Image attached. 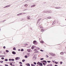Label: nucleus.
I'll return each instance as SVG.
<instances>
[{"label": "nucleus", "instance_id": "1", "mask_svg": "<svg viewBox=\"0 0 66 66\" xmlns=\"http://www.w3.org/2000/svg\"><path fill=\"white\" fill-rule=\"evenodd\" d=\"M27 51L29 52H31V50L30 49H28L27 50Z\"/></svg>", "mask_w": 66, "mask_h": 66}, {"label": "nucleus", "instance_id": "2", "mask_svg": "<svg viewBox=\"0 0 66 66\" xmlns=\"http://www.w3.org/2000/svg\"><path fill=\"white\" fill-rule=\"evenodd\" d=\"M12 54H16V53L14 51H13L12 52Z\"/></svg>", "mask_w": 66, "mask_h": 66}, {"label": "nucleus", "instance_id": "3", "mask_svg": "<svg viewBox=\"0 0 66 66\" xmlns=\"http://www.w3.org/2000/svg\"><path fill=\"white\" fill-rule=\"evenodd\" d=\"M39 28H40L41 29H43V26L42 25H40L39 26Z\"/></svg>", "mask_w": 66, "mask_h": 66}, {"label": "nucleus", "instance_id": "4", "mask_svg": "<svg viewBox=\"0 0 66 66\" xmlns=\"http://www.w3.org/2000/svg\"><path fill=\"white\" fill-rule=\"evenodd\" d=\"M20 59V58L19 57H17L15 58V60H19Z\"/></svg>", "mask_w": 66, "mask_h": 66}, {"label": "nucleus", "instance_id": "5", "mask_svg": "<svg viewBox=\"0 0 66 66\" xmlns=\"http://www.w3.org/2000/svg\"><path fill=\"white\" fill-rule=\"evenodd\" d=\"M60 55H63L64 54V53L63 52H61L60 53Z\"/></svg>", "mask_w": 66, "mask_h": 66}, {"label": "nucleus", "instance_id": "6", "mask_svg": "<svg viewBox=\"0 0 66 66\" xmlns=\"http://www.w3.org/2000/svg\"><path fill=\"white\" fill-rule=\"evenodd\" d=\"M40 43H42V44H44V42L43 41H40Z\"/></svg>", "mask_w": 66, "mask_h": 66}, {"label": "nucleus", "instance_id": "7", "mask_svg": "<svg viewBox=\"0 0 66 66\" xmlns=\"http://www.w3.org/2000/svg\"><path fill=\"white\" fill-rule=\"evenodd\" d=\"M45 31V29H42L41 30V32H43V31Z\"/></svg>", "mask_w": 66, "mask_h": 66}, {"label": "nucleus", "instance_id": "8", "mask_svg": "<svg viewBox=\"0 0 66 66\" xmlns=\"http://www.w3.org/2000/svg\"><path fill=\"white\" fill-rule=\"evenodd\" d=\"M43 64L44 65H46V64L47 63H44V62H43Z\"/></svg>", "mask_w": 66, "mask_h": 66}, {"label": "nucleus", "instance_id": "9", "mask_svg": "<svg viewBox=\"0 0 66 66\" xmlns=\"http://www.w3.org/2000/svg\"><path fill=\"white\" fill-rule=\"evenodd\" d=\"M40 66H43V64H42V63H40V64L39 65Z\"/></svg>", "mask_w": 66, "mask_h": 66}, {"label": "nucleus", "instance_id": "10", "mask_svg": "<svg viewBox=\"0 0 66 66\" xmlns=\"http://www.w3.org/2000/svg\"><path fill=\"white\" fill-rule=\"evenodd\" d=\"M36 43V41H34L33 42V44H35V43Z\"/></svg>", "mask_w": 66, "mask_h": 66}, {"label": "nucleus", "instance_id": "11", "mask_svg": "<svg viewBox=\"0 0 66 66\" xmlns=\"http://www.w3.org/2000/svg\"><path fill=\"white\" fill-rule=\"evenodd\" d=\"M52 64H50L49 65H47V66H52Z\"/></svg>", "mask_w": 66, "mask_h": 66}, {"label": "nucleus", "instance_id": "12", "mask_svg": "<svg viewBox=\"0 0 66 66\" xmlns=\"http://www.w3.org/2000/svg\"><path fill=\"white\" fill-rule=\"evenodd\" d=\"M24 6H25V7H27V6H28V5L27 4H25L24 5Z\"/></svg>", "mask_w": 66, "mask_h": 66}, {"label": "nucleus", "instance_id": "13", "mask_svg": "<svg viewBox=\"0 0 66 66\" xmlns=\"http://www.w3.org/2000/svg\"><path fill=\"white\" fill-rule=\"evenodd\" d=\"M43 62H44V63H47V61H46L44 60L43 61Z\"/></svg>", "mask_w": 66, "mask_h": 66}, {"label": "nucleus", "instance_id": "14", "mask_svg": "<svg viewBox=\"0 0 66 66\" xmlns=\"http://www.w3.org/2000/svg\"><path fill=\"white\" fill-rule=\"evenodd\" d=\"M27 66H30V64L29 63H28L27 64Z\"/></svg>", "mask_w": 66, "mask_h": 66}, {"label": "nucleus", "instance_id": "15", "mask_svg": "<svg viewBox=\"0 0 66 66\" xmlns=\"http://www.w3.org/2000/svg\"><path fill=\"white\" fill-rule=\"evenodd\" d=\"M38 51H36L35 52V53H38Z\"/></svg>", "mask_w": 66, "mask_h": 66}, {"label": "nucleus", "instance_id": "16", "mask_svg": "<svg viewBox=\"0 0 66 66\" xmlns=\"http://www.w3.org/2000/svg\"><path fill=\"white\" fill-rule=\"evenodd\" d=\"M40 63L39 62H38L37 63V65H39Z\"/></svg>", "mask_w": 66, "mask_h": 66}, {"label": "nucleus", "instance_id": "17", "mask_svg": "<svg viewBox=\"0 0 66 66\" xmlns=\"http://www.w3.org/2000/svg\"><path fill=\"white\" fill-rule=\"evenodd\" d=\"M35 6V5H34L31 6V7H34Z\"/></svg>", "mask_w": 66, "mask_h": 66}, {"label": "nucleus", "instance_id": "18", "mask_svg": "<svg viewBox=\"0 0 66 66\" xmlns=\"http://www.w3.org/2000/svg\"><path fill=\"white\" fill-rule=\"evenodd\" d=\"M47 18V19H51V17H48Z\"/></svg>", "mask_w": 66, "mask_h": 66}, {"label": "nucleus", "instance_id": "19", "mask_svg": "<svg viewBox=\"0 0 66 66\" xmlns=\"http://www.w3.org/2000/svg\"><path fill=\"white\" fill-rule=\"evenodd\" d=\"M8 61V60H7V59H6L5 60V61Z\"/></svg>", "mask_w": 66, "mask_h": 66}, {"label": "nucleus", "instance_id": "20", "mask_svg": "<svg viewBox=\"0 0 66 66\" xmlns=\"http://www.w3.org/2000/svg\"><path fill=\"white\" fill-rule=\"evenodd\" d=\"M24 57L25 58H28V56H27V55H25V56Z\"/></svg>", "mask_w": 66, "mask_h": 66}, {"label": "nucleus", "instance_id": "21", "mask_svg": "<svg viewBox=\"0 0 66 66\" xmlns=\"http://www.w3.org/2000/svg\"><path fill=\"white\" fill-rule=\"evenodd\" d=\"M60 64H63V62H60Z\"/></svg>", "mask_w": 66, "mask_h": 66}, {"label": "nucleus", "instance_id": "22", "mask_svg": "<svg viewBox=\"0 0 66 66\" xmlns=\"http://www.w3.org/2000/svg\"><path fill=\"white\" fill-rule=\"evenodd\" d=\"M31 66H35V65L33 64H31Z\"/></svg>", "mask_w": 66, "mask_h": 66}, {"label": "nucleus", "instance_id": "23", "mask_svg": "<svg viewBox=\"0 0 66 66\" xmlns=\"http://www.w3.org/2000/svg\"><path fill=\"white\" fill-rule=\"evenodd\" d=\"M31 17H30V16H29V17H28V19H30Z\"/></svg>", "mask_w": 66, "mask_h": 66}, {"label": "nucleus", "instance_id": "24", "mask_svg": "<svg viewBox=\"0 0 66 66\" xmlns=\"http://www.w3.org/2000/svg\"><path fill=\"white\" fill-rule=\"evenodd\" d=\"M6 52H9V50H6Z\"/></svg>", "mask_w": 66, "mask_h": 66}, {"label": "nucleus", "instance_id": "25", "mask_svg": "<svg viewBox=\"0 0 66 66\" xmlns=\"http://www.w3.org/2000/svg\"><path fill=\"white\" fill-rule=\"evenodd\" d=\"M10 5H8L6 6L5 7H10Z\"/></svg>", "mask_w": 66, "mask_h": 66}, {"label": "nucleus", "instance_id": "26", "mask_svg": "<svg viewBox=\"0 0 66 66\" xmlns=\"http://www.w3.org/2000/svg\"><path fill=\"white\" fill-rule=\"evenodd\" d=\"M55 63H56V64H58V62H55Z\"/></svg>", "mask_w": 66, "mask_h": 66}, {"label": "nucleus", "instance_id": "27", "mask_svg": "<svg viewBox=\"0 0 66 66\" xmlns=\"http://www.w3.org/2000/svg\"><path fill=\"white\" fill-rule=\"evenodd\" d=\"M34 64H35V65H36V63L35 62H34Z\"/></svg>", "mask_w": 66, "mask_h": 66}, {"label": "nucleus", "instance_id": "28", "mask_svg": "<svg viewBox=\"0 0 66 66\" xmlns=\"http://www.w3.org/2000/svg\"><path fill=\"white\" fill-rule=\"evenodd\" d=\"M22 61L23 62H25V60H22Z\"/></svg>", "mask_w": 66, "mask_h": 66}, {"label": "nucleus", "instance_id": "29", "mask_svg": "<svg viewBox=\"0 0 66 66\" xmlns=\"http://www.w3.org/2000/svg\"><path fill=\"white\" fill-rule=\"evenodd\" d=\"M13 50H16V48H15V47H14L13 48Z\"/></svg>", "mask_w": 66, "mask_h": 66}, {"label": "nucleus", "instance_id": "30", "mask_svg": "<svg viewBox=\"0 0 66 66\" xmlns=\"http://www.w3.org/2000/svg\"><path fill=\"white\" fill-rule=\"evenodd\" d=\"M11 61H14V59H11Z\"/></svg>", "mask_w": 66, "mask_h": 66}, {"label": "nucleus", "instance_id": "31", "mask_svg": "<svg viewBox=\"0 0 66 66\" xmlns=\"http://www.w3.org/2000/svg\"><path fill=\"white\" fill-rule=\"evenodd\" d=\"M47 62H48V63H50V62H51V61H47Z\"/></svg>", "mask_w": 66, "mask_h": 66}, {"label": "nucleus", "instance_id": "32", "mask_svg": "<svg viewBox=\"0 0 66 66\" xmlns=\"http://www.w3.org/2000/svg\"><path fill=\"white\" fill-rule=\"evenodd\" d=\"M23 49H21V51H23Z\"/></svg>", "mask_w": 66, "mask_h": 66}, {"label": "nucleus", "instance_id": "33", "mask_svg": "<svg viewBox=\"0 0 66 66\" xmlns=\"http://www.w3.org/2000/svg\"><path fill=\"white\" fill-rule=\"evenodd\" d=\"M1 59H2V60H4V58L3 57H2L1 58Z\"/></svg>", "mask_w": 66, "mask_h": 66}, {"label": "nucleus", "instance_id": "34", "mask_svg": "<svg viewBox=\"0 0 66 66\" xmlns=\"http://www.w3.org/2000/svg\"><path fill=\"white\" fill-rule=\"evenodd\" d=\"M31 49H34V47H32L31 48Z\"/></svg>", "mask_w": 66, "mask_h": 66}, {"label": "nucleus", "instance_id": "35", "mask_svg": "<svg viewBox=\"0 0 66 66\" xmlns=\"http://www.w3.org/2000/svg\"><path fill=\"white\" fill-rule=\"evenodd\" d=\"M46 57H49V56L48 55H46Z\"/></svg>", "mask_w": 66, "mask_h": 66}, {"label": "nucleus", "instance_id": "36", "mask_svg": "<svg viewBox=\"0 0 66 66\" xmlns=\"http://www.w3.org/2000/svg\"><path fill=\"white\" fill-rule=\"evenodd\" d=\"M44 58H42L40 59V60H44Z\"/></svg>", "mask_w": 66, "mask_h": 66}, {"label": "nucleus", "instance_id": "37", "mask_svg": "<svg viewBox=\"0 0 66 66\" xmlns=\"http://www.w3.org/2000/svg\"><path fill=\"white\" fill-rule=\"evenodd\" d=\"M9 61H12L11 59H9Z\"/></svg>", "mask_w": 66, "mask_h": 66}, {"label": "nucleus", "instance_id": "38", "mask_svg": "<svg viewBox=\"0 0 66 66\" xmlns=\"http://www.w3.org/2000/svg\"><path fill=\"white\" fill-rule=\"evenodd\" d=\"M5 48L6 47L5 46H4L3 47V48H4V49H5Z\"/></svg>", "mask_w": 66, "mask_h": 66}, {"label": "nucleus", "instance_id": "39", "mask_svg": "<svg viewBox=\"0 0 66 66\" xmlns=\"http://www.w3.org/2000/svg\"><path fill=\"white\" fill-rule=\"evenodd\" d=\"M40 51H42V52H43V51H44L42 50H40Z\"/></svg>", "mask_w": 66, "mask_h": 66}, {"label": "nucleus", "instance_id": "40", "mask_svg": "<svg viewBox=\"0 0 66 66\" xmlns=\"http://www.w3.org/2000/svg\"><path fill=\"white\" fill-rule=\"evenodd\" d=\"M17 16H19L20 15V14H17Z\"/></svg>", "mask_w": 66, "mask_h": 66}, {"label": "nucleus", "instance_id": "41", "mask_svg": "<svg viewBox=\"0 0 66 66\" xmlns=\"http://www.w3.org/2000/svg\"><path fill=\"white\" fill-rule=\"evenodd\" d=\"M5 66H9L8 65H7V64H5Z\"/></svg>", "mask_w": 66, "mask_h": 66}, {"label": "nucleus", "instance_id": "42", "mask_svg": "<svg viewBox=\"0 0 66 66\" xmlns=\"http://www.w3.org/2000/svg\"><path fill=\"white\" fill-rule=\"evenodd\" d=\"M10 65H13V64L12 63H10Z\"/></svg>", "mask_w": 66, "mask_h": 66}, {"label": "nucleus", "instance_id": "43", "mask_svg": "<svg viewBox=\"0 0 66 66\" xmlns=\"http://www.w3.org/2000/svg\"><path fill=\"white\" fill-rule=\"evenodd\" d=\"M20 64H22V62H19Z\"/></svg>", "mask_w": 66, "mask_h": 66}, {"label": "nucleus", "instance_id": "44", "mask_svg": "<svg viewBox=\"0 0 66 66\" xmlns=\"http://www.w3.org/2000/svg\"><path fill=\"white\" fill-rule=\"evenodd\" d=\"M22 13H20V15H22Z\"/></svg>", "mask_w": 66, "mask_h": 66}, {"label": "nucleus", "instance_id": "45", "mask_svg": "<svg viewBox=\"0 0 66 66\" xmlns=\"http://www.w3.org/2000/svg\"><path fill=\"white\" fill-rule=\"evenodd\" d=\"M0 62L1 63H3V61H1Z\"/></svg>", "mask_w": 66, "mask_h": 66}, {"label": "nucleus", "instance_id": "46", "mask_svg": "<svg viewBox=\"0 0 66 66\" xmlns=\"http://www.w3.org/2000/svg\"><path fill=\"white\" fill-rule=\"evenodd\" d=\"M36 50H37V49H35L34 51H36Z\"/></svg>", "mask_w": 66, "mask_h": 66}, {"label": "nucleus", "instance_id": "47", "mask_svg": "<svg viewBox=\"0 0 66 66\" xmlns=\"http://www.w3.org/2000/svg\"><path fill=\"white\" fill-rule=\"evenodd\" d=\"M26 13H22V14H25Z\"/></svg>", "mask_w": 66, "mask_h": 66}, {"label": "nucleus", "instance_id": "48", "mask_svg": "<svg viewBox=\"0 0 66 66\" xmlns=\"http://www.w3.org/2000/svg\"><path fill=\"white\" fill-rule=\"evenodd\" d=\"M2 57H4L5 56H2Z\"/></svg>", "mask_w": 66, "mask_h": 66}, {"label": "nucleus", "instance_id": "49", "mask_svg": "<svg viewBox=\"0 0 66 66\" xmlns=\"http://www.w3.org/2000/svg\"><path fill=\"white\" fill-rule=\"evenodd\" d=\"M55 66H57V65H55Z\"/></svg>", "mask_w": 66, "mask_h": 66}, {"label": "nucleus", "instance_id": "50", "mask_svg": "<svg viewBox=\"0 0 66 66\" xmlns=\"http://www.w3.org/2000/svg\"><path fill=\"white\" fill-rule=\"evenodd\" d=\"M11 66H15V65H11Z\"/></svg>", "mask_w": 66, "mask_h": 66}, {"label": "nucleus", "instance_id": "51", "mask_svg": "<svg viewBox=\"0 0 66 66\" xmlns=\"http://www.w3.org/2000/svg\"><path fill=\"white\" fill-rule=\"evenodd\" d=\"M20 66H22V65L21 64H20Z\"/></svg>", "mask_w": 66, "mask_h": 66}, {"label": "nucleus", "instance_id": "52", "mask_svg": "<svg viewBox=\"0 0 66 66\" xmlns=\"http://www.w3.org/2000/svg\"><path fill=\"white\" fill-rule=\"evenodd\" d=\"M0 53H2V52L0 51Z\"/></svg>", "mask_w": 66, "mask_h": 66}, {"label": "nucleus", "instance_id": "53", "mask_svg": "<svg viewBox=\"0 0 66 66\" xmlns=\"http://www.w3.org/2000/svg\"><path fill=\"white\" fill-rule=\"evenodd\" d=\"M0 31H1V29H0Z\"/></svg>", "mask_w": 66, "mask_h": 66}, {"label": "nucleus", "instance_id": "54", "mask_svg": "<svg viewBox=\"0 0 66 66\" xmlns=\"http://www.w3.org/2000/svg\"><path fill=\"white\" fill-rule=\"evenodd\" d=\"M37 66H39L38 65H37Z\"/></svg>", "mask_w": 66, "mask_h": 66}, {"label": "nucleus", "instance_id": "55", "mask_svg": "<svg viewBox=\"0 0 66 66\" xmlns=\"http://www.w3.org/2000/svg\"><path fill=\"white\" fill-rule=\"evenodd\" d=\"M56 9H58V8H56Z\"/></svg>", "mask_w": 66, "mask_h": 66}, {"label": "nucleus", "instance_id": "56", "mask_svg": "<svg viewBox=\"0 0 66 66\" xmlns=\"http://www.w3.org/2000/svg\"><path fill=\"white\" fill-rule=\"evenodd\" d=\"M39 49H40V48H39Z\"/></svg>", "mask_w": 66, "mask_h": 66}, {"label": "nucleus", "instance_id": "57", "mask_svg": "<svg viewBox=\"0 0 66 66\" xmlns=\"http://www.w3.org/2000/svg\"><path fill=\"white\" fill-rule=\"evenodd\" d=\"M65 20H66V19H65Z\"/></svg>", "mask_w": 66, "mask_h": 66}, {"label": "nucleus", "instance_id": "58", "mask_svg": "<svg viewBox=\"0 0 66 66\" xmlns=\"http://www.w3.org/2000/svg\"><path fill=\"white\" fill-rule=\"evenodd\" d=\"M0 66H1L0 65Z\"/></svg>", "mask_w": 66, "mask_h": 66}]
</instances>
